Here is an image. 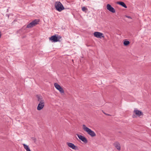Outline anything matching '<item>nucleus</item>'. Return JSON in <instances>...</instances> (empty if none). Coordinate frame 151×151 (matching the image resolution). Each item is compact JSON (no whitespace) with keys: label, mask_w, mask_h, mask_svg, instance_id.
Masks as SVG:
<instances>
[{"label":"nucleus","mask_w":151,"mask_h":151,"mask_svg":"<svg viewBox=\"0 0 151 151\" xmlns=\"http://www.w3.org/2000/svg\"><path fill=\"white\" fill-rule=\"evenodd\" d=\"M82 128L91 137H94L96 136V134L94 132L92 131L91 129L87 127L85 125H83Z\"/></svg>","instance_id":"nucleus-1"},{"label":"nucleus","mask_w":151,"mask_h":151,"mask_svg":"<svg viewBox=\"0 0 151 151\" xmlns=\"http://www.w3.org/2000/svg\"><path fill=\"white\" fill-rule=\"evenodd\" d=\"M55 6L56 10L60 12L65 9L63 5L60 1L56 2Z\"/></svg>","instance_id":"nucleus-2"},{"label":"nucleus","mask_w":151,"mask_h":151,"mask_svg":"<svg viewBox=\"0 0 151 151\" xmlns=\"http://www.w3.org/2000/svg\"><path fill=\"white\" fill-rule=\"evenodd\" d=\"M61 37L58 35H55L52 36L49 38V40L52 42H60V39L61 38Z\"/></svg>","instance_id":"nucleus-3"},{"label":"nucleus","mask_w":151,"mask_h":151,"mask_svg":"<svg viewBox=\"0 0 151 151\" xmlns=\"http://www.w3.org/2000/svg\"><path fill=\"white\" fill-rule=\"evenodd\" d=\"M40 20L39 19H35L27 25L26 28H32L34 26H35L37 24H38Z\"/></svg>","instance_id":"nucleus-4"},{"label":"nucleus","mask_w":151,"mask_h":151,"mask_svg":"<svg viewBox=\"0 0 151 151\" xmlns=\"http://www.w3.org/2000/svg\"><path fill=\"white\" fill-rule=\"evenodd\" d=\"M54 85L56 89L58 90L61 94L64 93L63 89L59 84L57 83H55Z\"/></svg>","instance_id":"nucleus-5"},{"label":"nucleus","mask_w":151,"mask_h":151,"mask_svg":"<svg viewBox=\"0 0 151 151\" xmlns=\"http://www.w3.org/2000/svg\"><path fill=\"white\" fill-rule=\"evenodd\" d=\"M93 35L94 37L100 39H101L102 37H104V36H103V34L98 32H94L93 33Z\"/></svg>","instance_id":"nucleus-6"},{"label":"nucleus","mask_w":151,"mask_h":151,"mask_svg":"<svg viewBox=\"0 0 151 151\" xmlns=\"http://www.w3.org/2000/svg\"><path fill=\"white\" fill-rule=\"evenodd\" d=\"M45 105V102L44 101H40L38 104L37 107V109L38 111H40L42 109Z\"/></svg>","instance_id":"nucleus-7"},{"label":"nucleus","mask_w":151,"mask_h":151,"mask_svg":"<svg viewBox=\"0 0 151 151\" xmlns=\"http://www.w3.org/2000/svg\"><path fill=\"white\" fill-rule=\"evenodd\" d=\"M77 135L78 138L85 143L86 144L88 142V140L84 136L78 134H77Z\"/></svg>","instance_id":"nucleus-8"},{"label":"nucleus","mask_w":151,"mask_h":151,"mask_svg":"<svg viewBox=\"0 0 151 151\" xmlns=\"http://www.w3.org/2000/svg\"><path fill=\"white\" fill-rule=\"evenodd\" d=\"M66 144L69 147L75 150H78V147L75 146L72 143L67 142Z\"/></svg>","instance_id":"nucleus-9"},{"label":"nucleus","mask_w":151,"mask_h":151,"mask_svg":"<svg viewBox=\"0 0 151 151\" xmlns=\"http://www.w3.org/2000/svg\"><path fill=\"white\" fill-rule=\"evenodd\" d=\"M106 8L108 10L112 13H114L115 12V9L110 4H107Z\"/></svg>","instance_id":"nucleus-10"},{"label":"nucleus","mask_w":151,"mask_h":151,"mask_svg":"<svg viewBox=\"0 0 151 151\" xmlns=\"http://www.w3.org/2000/svg\"><path fill=\"white\" fill-rule=\"evenodd\" d=\"M137 116H143V114L141 111L139 110L136 109H135L133 111Z\"/></svg>","instance_id":"nucleus-11"},{"label":"nucleus","mask_w":151,"mask_h":151,"mask_svg":"<svg viewBox=\"0 0 151 151\" xmlns=\"http://www.w3.org/2000/svg\"><path fill=\"white\" fill-rule=\"evenodd\" d=\"M114 145L116 148V149L119 150L121 149V146L119 143L117 142H115L113 144Z\"/></svg>","instance_id":"nucleus-12"},{"label":"nucleus","mask_w":151,"mask_h":151,"mask_svg":"<svg viewBox=\"0 0 151 151\" xmlns=\"http://www.w3.org/2000/svg\"><path fill=\"white\" fill-rule=\"evenodd\" d=\"M116 4H119L122 7L126 8H127V6L126 4L123 2L122 1H118L116 2Z\"/></svg>","instance_id":"nucleus-13"},{"label":"nucleus","mask_w":151,"mask_h":151,"mask_svg":"<svg viewBox=\"0 0 151 151\" xmlns=\"http://www.w3.org/2000/svg\"><path fill=\"white\" fill-rule=\"evenodd\" d=\"M36 97H37V101H38L40 102V101H44V100H43V98L42 96L40 95H36Z\"/></svg>","instance_id":"nucleus-14"},{"label":"nucleus","mask_w":151,"mask_h":151,"mask_svg":"<svg viewBox=\"0 0 151 151\" xmlns=\"http://www.w3.org/2000/svg\"><path fill=\"white\" fill-rule=\"evenodd\" d=\"M130 43V42L128 40H125L124 42V45L125 46L128 45Z\"/></svg>","instance_id":"nucleus-15"},{"label":"nucleus","mask_w":151,"mask_h":151,"mask_svg":"<svg viewBox=\"0 0 151 151\" xmlns=\"http://www.w3.org/2000/svg\"><path fill=\"white\" fill-rule=\"evenodd\" d=\"M23 145L24 147V148L26 150H27L29 149V147L26 144H23Z\"/></svg>","instance_id":"nucleus-16"},{"label":"nucleus","mask_w":151,"mask_h":151,"mask_svg":"<svg viewBox=\"0 0 151 151\" xmlns=\"http://www.w3.org/2000/svg\"><path fill=\"white\" fill-rule=\"evenodd\" d=\"M82 10L83 11L86 13L87 12V11L88 10V9L85 7H83L82 8Z\"/></svg>","instance_id":"nucleus-17"},{"label":"nucleus","mask_w":151,"mask_h":151,"mask_svg":"<svg viewBox=\"0 0 151 151\" xmlns=\"http://www.w3.org/2000/svg\"><path fill=\"white\" fill-rule=\"evenodd\" d=\"M23 29H25L24 28V27H22L21 29L18 30L17 32L20 33L21 32H22Z\"/></svg>","instance_id":"nucleus-18"},{"label":"nucleus","mask_w":151,"mask_h":151,"mask_svg":"<svg viewBox=\"0 0 151 151\" xmlns=\"http://www.w3.org/2000/svg\"><path fill=\"white\" fill-rule=\"evenodd\" d=\"M31 139H32L34 141V142H35L36 141V139L35 137H32Z\"/></svg>","instance_id":"nucleus-19"},{"label":"nucleus","mask_w":151,"mask_h":151,"mask_svg":"<svg viewBox=\"0 0 151 151\" xmlns=\"http://www.w3.org/2000/svg\"><path fill=\"white\" fill-rule=\"evenodd\" d=\"M126 17L128 18L129 19H132V17L130 16H126Z\"/></svg>","instance_id":"nucleus-20"},{"label":"nucleus","mask_w":151,"mask_h":151,"mask_svg":"<svg viewBox=\"0 0 151 151\" xmlns=\"http://www.w3.org/2000/svg\"><path fill=\"white\" fill-rule=\"evenodd\" d=\"M104 114H105V115H108V116H111L109 114H106V113H105L104 112Z\"/></svg>","instance_id":"nucleus-21"},{"label":"nucleus","mask_w":151,"mask_h":151,"mask_svg":"<svg viewBox=\"0 0 151 151\" xmlns=\"http://www.w3.org/2000/svg\"><path fill=\"white\" fill-rule=\"evenodd\" d=\"M132 117H133V118H134V117H136L135 115H133Z\"/></svg>","instance_id":"nucleus-22"},{"label":"nucleus","mask_w":151,"mask_h":151,"mask_svg":"<svg viewBox=\"0 0 151 151\" xmlns=\"http://www.w3.org/2000/svg\"><path fill=\"white\" fill-rule=\"evenodd\" d=\"M26 151H31L30 150V148H29Z\"/></svg>","instance_id":"nucleus-23"},{"label":"nucleus","mask_w":151,"mask_h":151,"mask_svg":"<svg viewBox=\"0 0 151 151\" xmlns=\"http://www.w3.org/2000/svg\"><path fill=\"white\" fill-rule=\"evenodd\" d=\"M26 151H31L30 150V148H29Z\"/></svg>","instance_id":"nucleus-24"},{"label":"nucleus","mask_w":151,"mask_h":151,"mask_svg":"<svg viewBox=\"0 0 151 151\" xmlns=\"http://www.w3.org/2000/svg\"><path fill=\"white\" fill-rule=\"evenodd\" d=\"M1 32H0V38H1Z\"/></svg>","instance_id":"nucleus-25"},{"label":"nucleus","mask_w":151,"mask_h":151,"mask_svg":"<svg viewBox=\"0 0 151 151\" xmlns=\"http://www.w3.org/2000/svg\"><path fill=\"white\" fill-rule=\"evenodd\" d=\"M102 111L104 113V111L103 110H102Z\"/></svg>","instance_id":"nucleus-26"}]
</instances>
